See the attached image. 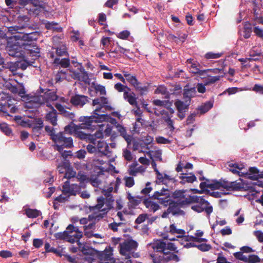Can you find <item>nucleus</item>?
I'll list each match as a JSON object with an SVG mask.
<instances>
[{
  "instance_id": "nucleus-10",
  "label": "nucleus",
  "mask_w": 263,
  "mask_h": 263,
  "mask_svg": "<svg viewBox=\"0 0 263 263\" xmlns=\"http://www.w3.org/2000/svg\"><path fill=\"white\" fill-rule=\"evenodd\" d=\"M39 34L37 32H32L30 33H25L23 31L19 32L18 33L13 35V37L18 41V43H25L30 44L29 42L36 41L37 39Z\"/></svg>"
},
{
  "instance_id": "nucleus-43",
  "label": "nucleus",
  "mask_w": 263,
  "mask_h": 263,
  "mask_svg": "<svg viewBox=\"0 0 263 263\" xmlns=\"http://www.w3.org/2000/svg\"><path fill=\"white\" fill-rule=\"evenodd\" d=\"M224 180L221 179L219 181H216L213 183H210L209 188L212 190H217L222 187L224 189Z\"/></svg>"
},
{
  "instance_id": "nucleus-49",
  "label": "nucleus",
  "mask_w": 263,
  "mask_h": 263,
  "mask_svg": "<svg viewBox=\"0 0 263 263\" xmlns=\"http://www.w3.org/2000/svg\"><path fill=\"white\" fill-rule=\"evenodd\" d=\"M78 245H81V243L79 242ZM79 247L81 252L85 255H93L94 254V252L95 251L94 249L92 248H89L88 247L83 246L81 247L80 246H79Z\"/></svg>"
},
{
  "instance_id": "nucleus-26",
  "label": "nucleus",
  "mask_w": 263,
  "mask_h": 263,
  "mask_svg": "<svg viewBox=\"0 0 263 263\" xmlns=\"http://www.w3.org/2000/svg\"><path fill=\"white\" fill-rule=\"evenodd\" d=\"M228 165L230 167V172L234 174H237L239 176H242L239 171L242 170L244 168V165L243 164L229 162Z\"/></svg>"
},
{
  "instance_id": "nucleus-59",
  "label": "nucleus",
  "mask_w": 263,
  "mask_h": 263,
  "mask_svg": "<svg viewBox=\"0 0 263 263\" xmlns=\"http://www.w3.org/2000/svg\"><path fill=\"white\" fill-rule=\"evenodd\" d=\"M197 248L202 252L209 251L211 249V246L209 244L202 243L197 245Z\"/></svg>"
},
{
  "instance_id": "nucleus-30",
  "label": "nucleus",
  "mask_w": 263,
  "mask_h": 263,
  "mask_svg": "<svg viewBox=\"0 0 263 263\" xmlns=\"http://www.w3.org/2000/svg\"><path fill=\"white\" fill-rule=\"evenodd\" d=\"M123 97L130 105L136 107L138 106L137 99L135 97V94L134 92L129 93L128 91H125L124 92Z\"/></svg>"
},
{
  "instance_id": "nucleus-63",
  "label": "nucleus",
  "mask_w": 263,
  "mask_h": 263,
  "mask_svg": "<svg viewBox=\"0 0 263 263\" xmlns=\"http://www.w3.org/2000/svg\"><path fill=\"white\" fill-rule=\"evenodd\" d=\"M148 218L147 214H140L139 215V216L137 218V219L135 220V223L137 224H140L144 222L146 219Z\"/></svg>"
},
{
  "instance_id": "nucleus-31",
  "label": "nucleus",
  "mask_w": 263,
  "mask_h": 263,
  "mask_svg": "<svg viewBox=\"0 0 263 263\" xmlns=\"http://www.w3.org/2000/svg\"><path fill=\"white\" fill-rule=\"evenodd\" d=\"M80 129L79 125H76L73 123V121L70 122V124L66 125L64 127V132L66 133L69 134L70 135H72L74 134H76V133L78 132V130Z\"/></svg>"
},
{
  "instance_id": "nucleus-12",
  "label": "nucleus",
  "mask_w": 263,
  "mask_h": 263,
  "mask_svg": "<svg viewBox=\"0 0 263 263\" xmlns=\"http://www.w3.org/2000/svg\"><path fill=\"white\" fill-rule=\"evenodd\" d=\"M71 71V77L74 80H77L84 82L85 84L90 83V79L89 78L88 74L84 68V67H80L78 68L77 70H74Z\"/></svg>"
},
{
  "instance_id": "nucleus-28",
  "label": "nucleus",
  "mask_w": 263,
  "mask_h": 263,
  "mask_svg": "<svg viewBox=\"0 0 263 263\" xmlns=\"http://www.w3.org/2000/svg\"><path fill=\"white\" fill-rule=\"evenodd\" d=\"M97 144V149L102 153L103 155H107L109 153V146L108 144L101 140L96 141V144Z\"/></svg>"
},
{
  "instance_id": "nucleus-51",
  "label": "nucleus",
  "mask_w": 263,
  "mask_h": 263,
  "mask_svg": "<svg viewBox=\"0 0 263 263\" xmlns=\"http://www.w3.org/2000/svg\"><path fill=\"white\" fill-rule=\"evenodd\" d=\"M252 28L250 26V24H246L244 26V30H243V36L246 39H248L250 37L251 35V33L252 32Z\"/></svg>"
},
{
  "instance_id": "nucleus-7",
  "label": "nucleus",
  "mask_w": 263,
  "mask_h": 263,
  "mask_svg": "<svg viewBox=\"0 0 263 263\" xmlns=\"http://www.w3.org/2000/svg\"><path fill=\"white\" fill-rule=\"evenodd\" d=\"M188 206L187 200L171 201L168 207V213H171L173 216H184L185 212L181 209Z\"/></svg>"
},
{
  "instance_id": "nucleus-14",
  "label": "nucleus",
  "mask_w": 263,
  "mask_h": 263,
  "mask_svg": "<svg viewBox=\"0 0 263 263\" xmlns=\"http://www.w3.org/2000/svg\"><path fill=\"white\" fill-rule=\"evenodd\" d=\"M100 118L96 116H81L79 121L82 123L79 124L80 129H90L91 128L92 123L94 122L97 123Z\"/></svg>"
},
{
  "instance_id": "nucleus-16",
  "label": "nucleus",
  "mask_w": 263,
  "mask_h": 263,
  "mask_svg": "<svg viewBox=\"0 0 263 263\" xmlns=\"http://www.w3.org/2000/svg\"><path fill=\"white\" fill-rule=\"evenodd\" d=\"M28 100L26 105L28 108H38L45 104L42 95L34 96Z\"/></svg>"
},
{
  "instance_id": "nucleus-53",
  "label": "nucleus",
  "mask_w": 263,
  "mask_h": 263,
  "mask_svg": "<svg viewBox=\"0 0 263 263\" xmlns=\"http://www.w3.org/2000/svg\"><path fill=\"white\" fill-rule=\"evenodd\" d=\"M260 261L259 257L256 255H250L248 257H247V262L248 263H257Z\"/></svg>"
},
{
  "instance_id": "nucleus-32",
  "label": "nucleus",
  "mask_w": 263,
  "mask_h": 263,
  "mask_svg": "<svg viewBox=\"0 0 263 263\" xmlns=\"http://www.w3.org/2000/svg\"><path fill=\"white\" fill-rule=\"evenodd\" d=\"M143 202L147 208L149 209L154 212L157 211L160 208L158 203L152 201L148 198L144 199Z\"/></svg>"
},
{
  "instance_id": "nucleus-62",
  "label": "nucleus",
  "mask_w": 263,
  "mask_h": 263,
  "mask_svg": "<svg viewBox=\"0 0 263 263\" xmlns=\"http://www.w3.org/2000/svg\"><path fill=\"white\" fill-rule=\"evenodd\" d=\"M122 224V222H112L108 224V228L113 232H117L118 231V227Z\"/></svg>"
},
{
  "instance_id": "nucleus-15",
  "label": "nucleus",
  "mask_w": 263,
  "mask_h": 263,
  "mask_svg": "<svg viewBox=\"0 0 263 263\" xmlns=\"http://www.w3.org/2000/svg\"><path fill=\"white\" fill-rule=\"evenodd\" d=\"M124 76L125 77L126 80L130 83L136 90L139 91L141 96L143 95L144 92L147 90V87L146 86H139L140 83L138 81L136 77L132 76L127 72H125L124 73Z\"/></svg>"
},
{
  "instance_id": "nucleus-44",
  "label": "nucleus",
  "mask_w": 263,
  "mask_h": 263,
  "mask_svg": "<svg viewBox=\"0 0 263 263\" xmlns=\"http://www.w3.org/2000/svg\"><path fill=\"white\" fill-rule=\"evenodd\" d=\"M159 203L161 204H162L164 206L166 207L167 206H170L171 201H173V200H172L171 198L170 194L167 195V196H165V197H163L159 199Z\"/></svg>"
},
{
  "instance_id": "nucleus-40",
  "label": "nucleus",
  "mask_w": 263,
  "mask_h": 263,
  "mask_svg": "<svg viewBox=\"0 0 263 263\" xmlns=\"http://www.w3.org/2000/svg\"><path fill=\"white\" fill-rule=\"evenodd\" d=\"M186 175L187 174L186 173H182L181 174V176L179 177V178L182 180L181 183H184V182H183V181L188 183H193L196 180V177L194 175L192 174L190 176H186Z\"/></svg>"
},
{
  "instance_id": "nucleus-1",
  "label": "nucleus",
  "mask_w": 263,
  "mask_h": 263,
  "mask_svg": "<svg viewBox=\"0 0 263 263\" xmlns=\"http://www.w3.org/2000/svg\"><path fill=\"white\" fill-rule=\"evenodd\" d=\"M18 44L20 46L13 45L7 47L8 54L16 58L15 61L10 62L12 66H32V62L27 59L24 54L32 57H39L40 48L34 43H18Z\"/></svg>"
},
{
  "instance_id": "nucleus-3",
  "label": "nucleus",
  "mask_w": 263,
  "mask_h": 263,
  "mask_svg": "<svg viewBox=\"0 0 263 263\" xmlns=\"http://www.w3.org/2000/svg\"><path fill=\"white\" fill-rule=\"evenodd\" d=\"M205 196H198L193 195L191 197L190 199H187L188 205L196 203L195 205H192L191 209L198 213H201L205 211L208 216H210L213 212V206L210 204V202L205 199Z\"/></svg>"
},
{
  "instance_id": "nucleus-4",
  "label": "nucleus",
  "mask_w": 263,
  "mask_h": 263,
  "mask_svg": "<svg viewBox=\"0 0 263 263\" xmlns=\"http://www.w3.org/2000/svg\"><path fill=\"white\" fill-rule=\"evenodd\" d=\"M82 232L72 224L68 226L66 230L63 232L57 233L54 235L57 239L65 240L70 243H74L79 241L82 237Z\"/></svg>"
},
{
  "instance_id": "nucleus-52",
  "label": "nucleus",
  "mask_w": 263,
  "mask_h": 263,
  "mask_svg": "<svg viewBox=\"0 0 263 263\" xmlns=\"http://www.w3.org/2000/svg\"><path fill=\"white\" fill-rule=\"evenodd\" d=\"M89 182L92 186L96 187H98L101 184V181L97 176H91L89 179Z\"/></svg>"
},
{
  "instance_id": "nucleus-9",
  "label": "nucleus",
  "mask_w": 263,
  "mask_h": 263,
  "mask_svg": "<svg viewBox=\"0 0 263 263\" xmlns=\"http://www.w3.org/2000/svg\"><path fill=\"white\" fill-rule=\"evenodd\" d=\"M29 17L26 15L19 16L17 19V25L8 27V32L11 34H16L22 31L29 25Z\"/></svg>"
},
{
  "instance_id": "nucleus-54",
  "label": "nucleus",
  "mask_w": 263,
  "mask_h": 263,
  "mask_svg": "<svg viewBox=\"0 0 263 263\" xmlns=\"http://www.w3.org/2000/svg\"><path fill=\"white\" fill-rule=\"evenodd\" d=\"M115 88L119 92H122L125 91H130V89L127 86H124L120 83H118L115 85Z\"/></svg>"
},
{
  "instance_id": "nucleus-29",
  "label": "nucleus",
  "mask_w": 263,
  "mask_h": 263,
  "mask_svg": "<svg viewBox=\"0 0 263 263\" xmlns=\"http://www.w3.org/2000/svg\"><path fill=\"white\" fill-rule=\"evenodd\" d=\"M77 137L82 140H86L89 141L90 143L96 145V139L93 138L90 134H87L83 132L79 131L76 133Z\"/></svg>"
},
{
  "instance_id": "nucleus-58",
  "label": "nucleus",
  "mask_w": 263,
  "mask_h": 263,
  "mask_svg": "<svg viewBox=\"0 0 263 263\" xmlns=\"http://www.w3.org/2000/svg\"><path fill=\"white\" fill-rule=\"evenodd\" d=\"M62 193L65 195H68L69 193L70 192V185L69 184V182L68 181H66L64 182V185L62 186Z\"/></svg>"
},
{
  "instance_id": "nucleus-42",
  "label": "nucleus",
  "mask_w": 263,
  "mask_h": 263,
  "mask_svg": "<svg viewBox=\"0 0 263 263\" xmlns=\"http://www.w3.org/2000/svg\"><path fill=\"white\" fill-rule=\"evenodd\" d=\"M125 50L124 48L121 47L120 46H119L118 45H117L116 46H111V47H110V48L109 49V53L112 54H110V56L115 57V55L113 54L114 53H116V54L124 53Z\"/></svg>"
},
{
  "instance_id": "nucleus-35",
  "label": "nucleus",
  "mask_w": 263,
  "mask_h": 263,
  "mask_svg": "<svg viewBox=\"0 0 263 263\" xmlns=\"http://www.w3.org/2000/svg\"><path fill=\"white\" fill-rule=\"evenodd\" d=\"M46 28L48 30H53L58 32H60L62 30V27L59 26L57 23L54 22H48L46 24Z\"/></svg>"
},
{
  "instance_id": "nucleus-56",
  "label": "nucleus",
  "mask_w": 263,
  "mask_h": 263,
  "mask_svg": "<svg viewBox=\"0 0 263 263\" xmlns=\"http://www.w3.org/2000/svg\"><path fill=\"white\" fill-rule=\"evenodd\" d=\"M0 129L5 133L6 135H10L12 133V130L8 127V125L5 123L0 124Z\"/></svg>"
},
{
  "instance_id": "nucleus-55",
  "label": "nucleus",
  "mask_w": 263,
  "mask_h": 263,
  "mask_svg": "<svg viewBox=\"0 0 263 263\" xmlns=\"http://www.w3.org/2000/svg\"><path fill=\"white\" fill-rule=\"evenodd\" d=\"M221 55L222 53H213L209 52L205 54V58L206 59H218L221 57Z\"/></svg>"
},
{
  "instance_id": "nucleus-6",
  "label": "nucleus",
  "mask_w": 263,
  "mask_h": 263,
  "mask_svg": "<svg viewBox=\"0 0 263 263\" xmlns=\"http://www.w3.org/2000/svg\"><path fill=\"white\" fill-rule=\"evenodd\" d=\"M138 247V243L134 240H129L125 241L124 242L120 243V253L125 256L127 259L126 263H132V261L129 259L131 257V252Z\"/></svg>"
},
{
  "instance_id": "nucleus-25",
  "label": "nucleus",
  "mask_w": 263,
  "mask_h": 263,
  "mask_svg": "<svg viewBox=\"0 0 263 263\" xmlns=\"http://www.w3.org/2000/svg\"><path fill=\"white\" fill-rule=\"evenodd\" d=\"M52 110L46 115V120L49 121L53 126L57 125V111L51 106Z\"/></svg>"
},
{
  "instance_id": "nucleus-38",
  "label": "nucleus",
  "mask_w": 263,
  "mask_h": 263,
  "mask_svg": "<svg viewBox=\"0 0 263 263\" xmlns=\"http://www.w3.org/2000/svg\"><path fill=\"white\" fill-rule=\"evenodd\" d=\"M165 255V262H168L171 260H174L176 261H179V257L173 253H171L170 251L164 252Z\"/></svg>"
},
{
  "instance_id": "nucleus-36",
  "label": "nucleus",
  "mask_w": 263,
  "mask_h": 263,
  "mask_svg": "<svg viewBox=\"0 0 263 263\" xmlns=\"http://www.w3.org/2000/svg\"><path fill=\"white\" fill-rule=\"evenodd\" d=\"M150 256L152 258L154 263H164L165 262V255L164 253L162 255H158V254H151Z\"/></svg>"
},
{
  "instance_id": "nucleus-34",
  "label": "nucleus",
  "mask_w": 263,
  "mask_h": 263,
  "mask_svg": "<svg viewBox=\"0 0 263 263\" xmlns=\"http://www.w3.org/2000/svg\"><path fill=\"white\" fill-rule=\"evenodd\" d=\"M213 106V103L212 101H208L203 104L198 106V110L201 114H205L208 112Z\"/></svg>"
},
{
  "instance_id": "nucleus-13",
  "label": "nucleus",
  "mask_w": 263,
  "mask_h": 263,
  "mask_svg": "<svg viewBox=\"0 0 263 263\" xmlns=\"http://www.w3.org/2000/svg\"><path fill=\"white\" fill-rule=\"evenodd\" d=\"M52 136V141L54 143H58L68 148L73 146V140L72 138L66 137L63 133L60 132L56 135H53Z\"/></svg>"
},
{
  "instance_id": "nucleus-18",
  "label": "nucleus",
  "mask_w": 263,
  "mask_h": 263,
  "mask_svg": "<svg viewBox=\"0 0 263 263\" xmlns=\"http://www.w3.org/2000/svg\"><path fill=\"white\" fill-rule=\"evenodd\" d=\"M112 249H105L99 254V258L103 263H113L115 260L112 257Z\"/></svg>"
},
{
  "instance_id": "nucleus-45",
  "label": "nucleus",
  "mask_w": 263,
  "mask_h": 263,
  "mask_svg": "<svg viewBox=\"0 0 263 263\" xmlns=\"http://www.w3.org/2000/svg\"><path fill=\"white\" fill-rule=\"evenodd\" d=\"M54 48L56 49L57 54L59 57L67 54L66 46L64 45L58 47L55 46Z\"/></svg>"
},
{
  "instance_id": "nucleus-23",
  "label": "nucleus",
  "mask_w": 263,
  "mask_h": 263,
  "mask_svg": "<svg viewBox=\"0 0 263 263\" xmlns=\"http://www.w3.org/2000/svg\"><path fill=\"white\" fill-rule=\"evenodd\" d=\"M152 248L156 252L164 253L165 252L166 242L161 240H157L151 244Z\"/></svg>"
},
{
  "instance_id": "nucleus-48",
  "label": "nucleus",
  "mask_w": 263,
  "mask_h": 263,
  "mask_svg": "<svg viewBox=\"0 0 263 263\" xmlns=\"http://www.w3.org/2000/svg\"><path fill=\"white\" fill-rule=\"evenodd\" d=\"M113 187H109L107 190H103L102 191V193L104 196H105L107 198H105V199H109L111 203V206H112V202H114V200L112 199V197L110 196V193L113 191Z\"/></svg>"
},
{
  "instance_id": "nucleus-19",
  "label": "nucleus",
  "mask_w": 263,
  "mask_h": 263,
  "mask_svg": "<svg viewBox=\"0 0 263 263\" xmlns=\"http://www.w3.org/2000/svg\"><path fill=\"white\" fill-rule=\"evenodd\" d=\"M186 86L183 89V99L186 101L191 102V99L196 96L197 91L195 87L186 88Z\"/></svg>"
},
{
  "instance_id": "nucleus-47",
  "label": "nucleus",
  "mask_w": 263,
  "mask_h": 263,
  "mask_svg": "<svg viewBox=\"0 0 263 263\" xmlns=\"http://www.w3.org/2000/svg\"><path fill=\"white\" fill-rule=\"evenodd\" d=\"M127 147L126 148H124L123 149V157H124V159L128 162H130L133 159V156L130 151L129 149L127 148Z\"/></svg>"
},
{
  "instance_id": "nucleus-11",
  "label": "nucleus",
  "mask_w": 263,
  "mask_h": 263,
  "mask_svg": "<svg viewBox=\"0 0 263 263\" xmlns=\"http://www.w3.org/2000/svg\"><path fill=\"white\" fill-rule=\"evenodd\" d=\"M191 103L190 101H186L184 100L182 101L179 99H177L175 101L174 105L177 110V116L180 120L183 119L185 116L186 113L189 109V106Z\"/></svg>"
},
{
  "instance_id": "nucleus-41",
  "label": "nucleus",
  "mask_w": 263,
  "mask_h": 263,
  "mask_svg": "<svg viewBox=\"0 0 263 263\" xmlns=\"http://www.w3.org/2000/svg\"><path fill=\"white\" fill-rule=\"evenodd\" d=\"M19 3L21 5L23 6L31 3L34 6L39 7L40 8H43V5L39 0H19Z\"/></svg>"
},
{
  "instance_id": "nucleus-46",
  "label": "nucleus",
  "mask_w": 263,
  "mask_h": 263,
  "mask_svg": "<svg viewBox=\"0 0 263 263\" xmlns=\"http://www.w3.org/2000/svg\"><path fill=\"white\" fill-rule=\"evenodd\" d=\"M170 232L173 234L176 233L178 234H180L181 235H183L185 233V232L184 230L177 229L175 224H172L170 225Z\"/></svg>"
},
{
  "instance_id": "nucleus-37",
  "label": "nucleus",
  "mask_w": 263,
  "mask_h": 263,
  "mask_svg": "<svg viewBox=\"0 0 263 263\" xmlns=\"http://www.w3.org/2000/svg\"><path fill=\"white\" fill-rule=\"evenodd\" d=\"M90 88L94 89L96 92H99L100 95H105L106 94L105 87L103 85L97 84L95 82L91 83Z\"/></svg>"
},
{
  "instance_id": "nucleus-8",
  "label": "nucleus",
  "mask_w": 263,
  "mask_h": 263,
  "mask_svg": "<svg viewBox=\"0 0 263 263\" xmlns=\"http://www.w3.org/2000/svg\"><path fill=\"white\" fill-rule=\"evenodd\" d=\"M224 189L228 191H238L243 190H252V186H247L243 182L242 179H239L234 181H229L224 180Z\"/></svg>"
},
{
  "instance_id": "nucleus-50",
  "label": "nucleus",
  "mask_w": 263,
  "mask_h": 263,
  "mask_svg": "<svg viewBox=\"0 0 263 263\" xmlns=\"http://www.w3.org/2000/svg\"><path fill=\"white\" fill-rule=\"evenodd\" d=\"M210 184V183H209V182H208L206 181L205 182H201L199 185V187L201 189V190H198L197 189H194L193 191H194L195 193L202 194L204 191L206 192V190H205V187L209 188V186Z\"/></svg>"
},
{
  "instance_id": "nucleus-5",
  "label": "nucleus",
  "mask_w": 263,
  "mask_h": 263,
  "mask_svg": "<svg viewBox=\"0 0 263 263\" xmlns=\"http://www.w3.org/2000/svg\"><path fill=\"white\" fill-rule=\"evenodd\" d=\"M14 100L8 95L4 94L0 98V112H3L6 116H9L8 111L12 114L15 113L17 108L14 106Z\"/></svg>"
},
{
  "instance_id": "nucleus-60",
  "label": "nucleus",
  "mask_w": 263,
  "mask_h": 263,
  "mask_svg": "<svg viewBox=\"0 0 263 263\" xmlns=\"http://www.w3.org/2000/svg\"><path fill=\"white\" fill-rule=\"evenodd\" d=\"M234 257L240 260H242L244 262H247V256L245 255H243V252L241 251L240 252H237L235 253H234Z\"/></svg>"
},
{
  "instance_id": "nucleus-24",
  "label": "nucleus",
  "mask_w": 263,
  "mask_h": 263,
  "mask_svg": "<svg viewBox=\"0 0 263 263\" xmlns=\"http://www.w3.org/2000/svg\"><path fill=\"white\" fill-rule=\"evenodd\" d=\"M45 103L46 104L47 106H49V103L51 101H55L57 100L58 97L55 92L51 91L48 89L43 95Z\"/></svg>"
},
{
  "instance_id": "nucleus-21",
  "label": "nucleus",
  "mask_w": 263,
  "mask_h": 263,
  "mask_svg": "<svg viewBox=\"0 0 263 263\" xmlns=\"http://www.w3.org/2000/svg\"><path fill=\"white\" fill-rule=\"evenodd\" d=\"M48 56L53 61V63L56 65H60V66H70V62L68 58L60 59V58H55L54 59L53 52H50L48 53Z\"/></svg>"
},
{
  "instance_id": "nucleus-20",
  "label": "nucleus",
  "mask_w": 263,
  "mask_h": 263,
  "mask_svg": "<svg viewBox=\"0 0 263 263\" xmlns=\"http://www.w3.org/2000/svg\"><path fill=\"white\" fill-rule=\"evenodd\" d=\"M247 177L253 180H257L259 178H263V172H260L256 167H251L249 169Z\"/></svg>"
},
{
  "instance_id": "nucleus-27",
  "label": "nucleus",
  "mask_w": 263,
  "mask_h": 263,
  "mask_svg": "<svg viewBox=\"0 0 263 263\" xmlns=\"http://www.w3.org/2000/svg\"><path fill=\"white\" fill-rule=\"evenodd\" d=\"M185 191L184 190H176L173 194V196L176 201H184L188 199H190L191 195H186L185 194Z\"/></svg>"
},
{
  "instance_id": "nucleus-2",
  "label": "nucleus",
  "mask_w": 263,
  "mask_h": 263,
  "mask_svg": "<svg viewBox=\"0 0 263 263\" xmlns=\"http://www.w3.org/2000/svg\"><path fill=\"white\" fill-rule=\"evenodd\" d=\"M97 201L96 205L88 207L90 212L92 213L88 215V218H82L79 220L81 224H86L88 221L100 220L112 208L111 203L109 199H105V198L101 196L97 198Z\"/></svg>"
},
{
  "instance_id": "nucleus-39",
  "label": "nucleus",
  "mask_w": 263,
  "mask_h": 263,
  "mask_svg": "<svg viewBox=\"0 0 263 263\" xmlns=\"http://www.w3.org/2000/svg\"><path fill=\"white\" fill-rule=\"evenodd\" d=\"M41 212L36 209H31L30 208L25 210V214L27 216L30 218H34L37 217Z\"/></svg>"
},
{
  "instance_id": "nucleus-64",
  "label": "nucleus",
  "mask_w": 263,
  "mask_h": 263,
  "mask_svg": "<svg viewBox=\"0 0 263 263\" xmlns=\"http://www.w3.org/2000/svg\"><path fill=\"white\" fill-rule=\"evenodd\" d=\"M150 185L151 183L149 182H147L145 187L141 190V193L145 195L148 194L153 190L152 187L149 186Z\"/></svg>"
},
{
  "instance_id": "nucleus-17",
  "label": "nucleus",
  "mask_w": 263,
  "mask_h": 263,
  "mask_svg": "<svg viewBox=\"0 0 263 263\" xmlns=\"http://www.w3.org/2000/svg\"><path fill=\"white\" fill-rule=\"evenodd\" d=\"M88 99L84 95H76L71 98L70 102L74 106L82 107L88 102Z\"/></svg>"
},
{
  "instance_id": "nucleus-61",
  "label": "nucleus",
  "mask_w": 263,
  "mask_h": 263,
  "mask_svg": "<svg viewBox=\"0 0 263 263\" xmlns=\"http://www.w3.org/2000/svg\"><path fill=\"white\" fill-rule=\"evenodd\" d=\"M79 187L77 184H72L70 185V192L68 196L70 195H76L77 194Z\"/></svg>"
},
{
  "instance_id": "nucleus-57",
  "label": "nucleus",
  "mask_w": 263,
  "mask_h": 263,
  "mask_svg": "<svg viewBox=\"0 0 263 263\" xmlns=\"http://www.w3.org/2000/svg\"><path fill=\"white\" fill-rule=\"evenodd\" d=\"M125 185L126 187H131L135 184V181L132 177H126L124 178Z\"/></svg>"
},
{
  "instance_id": "nucleus-22",
  "label": "nucleus",
  "mask_w": 263,
  "mask_h": 263,
  "mask_svg": "<svg viewBox=\"0 0 263 263\" xmlns=\"http://www.w3.org/2000/svg\"><path fill=\"white\" fill-rule=\"evenodd\" d=\"M117 130L120 133L121 136H122L126 141L128 148H129L133 139L132 136L127 134L126 129L124 126L118 124L117 126Z\"/></svg>"
},
{
  "instance_id": "nucleus-33",
  "label": "nucleus",
  "mask_w": 263,
  "mask_h": 263,
  "mask_svg": "<svg viewBox=\"0 0 263 263\" xmlns=\"http://www.w3.org/2000/svg\"><path fill=\"white\" fill-rule=\"evenodd\" d=\"M170 191L167 189H164L162 188L160 191H156L154 192V194L152 195V196L151 197L152 199H159L163 197H165V196H167V195H170Z\"/></svg>"
}]
</instances>
